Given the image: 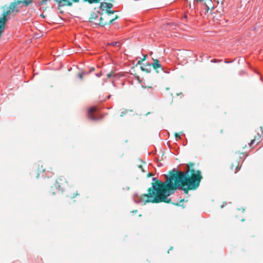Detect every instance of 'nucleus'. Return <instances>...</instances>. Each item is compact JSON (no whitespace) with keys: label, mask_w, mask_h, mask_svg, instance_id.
<instances>
[{"label":"nucleus","mask_w":263,"mask_h":263,"mask_svg":"<svg viewBox=\"0 0 263 263\" xmlns=\"http://www.w3.org/2000/svg\"><path fill=\"white\" fill-rule=\"evenodd\" d=\"M116 74L114 73V71H110L109 73L107 74V78L109 79L111 77H115Z\"/></svg>","instance_id":"nucleus-13"},{"label":"nucleus","mask_w":263,"mask_h":263,"mask_svg":"<svg viewBox=\"0 0 263 263\" xmlns=\"http://www.w3.org/2000/svg\"><path fill=\"white\" fill-rule=\"evenodd\" d=\"M78 77L81 79L82 80L83 78V72H79L78 74Z\"/></svg>","instance_id":"nucleus-19"},{"label":"nucleus","mask_w":263,"mask_h":263,"mask_svg":"<svg viewBox=\"0 0 263 263\" xmlns=\"http://www.w3.org/2000/svg\"><path fill=\"white\" fill-rule=\"evenodd\" d=\"M260 138L261 136L258 134L257 135L254 137V139L251 140V143L249 144L250 146H251L255 142L258 144L260 142Z\"/></svg>","instance_id":"nucleus-9"},{"label":"nucleus","mask_w":263,"mask_h":263,"mask_svg":"<svg viewBox=\"0 0 263 263\" xmlns=\"http://www.w3.org/2000/svg\"><path fill=\"white\" fill-rule=\"evenodd\" d=\"M54 188L57 190H61L63 193L64 192L65 196L68 198H73L79 195L78 191L76 190L74 187L68 186V181L66 178L63 176L58 177L53 186L51 187L50 193L52 195H55L56 194Z\"/></svg>","instance_id":"nucleus-2"},{"label":"nucleus","mask_w":263,"mask_h":263,"mask_svg":"<svg viewBox=\"0 0 263 263\" xmlns=\"http://www.w3.org/2000/svg\"><path fill=\"white\" fill-rule=\"evenodd\" d=\"M194 163L190 162L186 165L185 172L173 170L170 171L169 175H165L166 181L162 182L156 178H153L155 182L152 183V187L147 190V194L141 196L140 200L146 202L169 203L167 197L174 191L180 189L185 194L189 191L195 190L199 186L202 176L200 170H195L193 167Z\"/></svg>","instance_id":"nucleus-1"},{"label":"nucleus","mask_w":263,"mask_h":263,"mask_svg":"<svg viewBox=\"0 0 263 263\" xmlns=\"http://www.w3.org/2000/svg\"><path fill=\"white\" fill-rule=\"evenodd\" d=\"M104 8L109 9L112 7V4L109 3H105L104 6Z\"/></svg>","instance_id":"nucleus-11"},{"label":"nucleus","mask_w":263,"mask_h":263,"mask_svg":"<svg viewBox=\"0 0 263 263\" xmlns=\"http://www.w3.org/2000/svg\"><path fill=\"white\" fill-rule=\"evenodd\" d=\"M95 70V68L93 67H92L90 69V71H94Z\"/></svg>","instance_id":"nucleus-28"},{"label":"nucleus","mask_w":263,"mask_h":263,"mask_svg":"<svg viewBox=\"0 0 263 263\" xmlns=\"http://www.w3.org/2000/svg\"><path fill=\"white\" fill-rule=\"evenodd\" d=\"M114 13V11L112 10H107L105 12V14H108L109 15V18H111V15Z\"/></svg>","instance_id":"nucleus-14"},{"label":"nucleus","mask_w":263,"mask_h":263,"mask_svg":"<svg viewBox=\"0 0 263 263\" xmlns=\"http://www.w3.org/2000/svg\"><path fill=\"white\" fill-rule=\"evenodd\" d=\"M235 155H242V156H240V158L241 159H243V158H245L247 156V155L246 154V153L245 152H240V151H238V152H235Z\"/></svg>","instance_id":"nucleus-10"},{"label":"nucleus","mask_w":263,"mask_h":263,"mask_svg":"<svg viewBox=\"0 0 263 263\" xmlns=\"http://www.w3.org/2000/svg\"><path fill=\"white\" fill-rule=\"evenodd\" d=\"M246 146H247V145H246H246H242V148L243 149H244Z\"/></svg>","instance_id":"nucleus-29"},{"label":"nucleus","mask_w":263,"mask_h":263,"mask_svg":"<svg viewBox=\"0 0 263 263\" xmlns=\"http://www.w3.org/2000/svg\"><path fill=\"white\" fill-rule=\"evenodd\" d=\"M102 75V72L100 71V73L96 74L97 77H100Z\"/></svg>","instance_id":"nucleus-24"},{"label":"nucleus","mask_w":263,"mask_h":263,"mask_svg":"<svg viewBox=\"0 0 263 263\" xmlns=\"http://www.w3.org/2000/svg\"><path fill=\"white\" fill-rule=\"evenodd\" d=\"M46 171V168L43 165L41 164V165H40L39 164L38 165V167H37V177H39V176L41 174H43L44 173H45Z\"/></svg>","instance_id":"nucleus-8"},{"label":"nucleus","mask_w":263,"mask_h":263,"mask_svg":"<svg viewBox=\"0 0 263 263\" xmlns=\"http://www.w3.org/2000/svg\"><path fill=\"white\" fill-rule=\"evenodd\" d=\"M244 220H245V219H241V221H244Z\"/></svg>","instance_id":"nucleus-31"},{"label":"nucleus","mask_w":263,"mask_h":263,"mask_svg":"<svg viewBox=\"0 0 263 263\" xmlns=\"http://www.w3.org/2000/svg\"><path fill=\"white\" fill-rule=\"evenodd\" d=\"M153 60L154 61V63L152 64L151 66H152L154 69L156 70L157 72H159V70H157L158 68H160L161 70H162L161 65L159 63V60L157 59H153Z\"/></svg>","instance_id":"nucleus-4"},{"label":"nucleus","mask_w":263,"mask_h":263,"mask_svg":"<svg viewBox=\"0 0 263 263\" xmlns=\"http://www.w3.org/2000/svg\"><path fill=\"white\" fill-rule=\"evenodd\" d=\"M97 110V108L95 107H92L91 108H90L89 110H88V114H92L93 112H94L95 111H96V110Z\"/></svg>","instance_id":"nucleus-15"},{"label":"nucleus","mask_w":263,"mask_h":263,"mask_svg":"<svg viewBox=\"0 0 263 263\" xmlns=\"http://www.w3.org/2000/svg\"><path fill=\"white\" fill-rule=\"evenodd\" d=\"M50 0H42L40 2V5H42L44 4H46V2L47 1H50Z\"/></svg>","instance_id":"nucleus-18"},{"label":"nucleus","mask_w":263,"mask_h":263,"mask_svg":"<svg viewBox=\"0 0 263 263\" xmlns=\"http://www.w3.org/2000/svg\"><path fill=\"white\" fill-rule=\"evenodd\" d=\"M63 12V11H60V13H62Z\"/></svg>","instance_id":"nucleus-32"},{"label":"nucleus","mask_w":263,"mask_h":263,"mask_svg":"<svg viewBox=\"0 0 263 263\" xmlns=\"http://www.w3.org/2000/svg\"><path fill=\"white\" fill-rule=\"evenodd\" d=\"M110 45H111L114 46H118V47H120V43L118 42H112L110 44Z\"/></svg>","instance_id":"nucleus-17"},{"label":"nucleus","mask_w":263,"mask_h":263,"mask_svg":"<svg viewBox=\"0 0 263 263\" xmlns=\"http://www.w3.org/2000/svg\"><path fill=\"white\" fill-rule=\"evenodd\" d=\"M143 61L142 60H139L137 63V65H141Z\"/></svg>","instance_id":"nucleus-22"},{"label":"nucleus","mask_w":263,"mask_h":263,"mask_svg":"<svg viewBox=\"0 0 263 263\" xmlns=\"http://www.w3.org/2000/svg\"><path fill=\"white\" fill-rule=\"evenodd\" d=\"M151 65L149 64H146L142 66H141V69L143 71H145L146 73H149L151 71Z\"/></svg>","instance_id":"nucleus-6"},{"label":"nucleus","mask_w":263,"mask_h":263,"mask_svg":"<svg viewBox=\"0 0 263 263\" xmlns=\"http://www.w3.org/2000/svg\"><path fill=\"white\" fill-rule=\"evenodd\" d=\"M240 166L239 165V162L237 160L234 161L232 163L231 169L232 171H234L236 173L239 170Z\"/></svg>","instance_id":"nucleus-5"},{"label":"nucleus","mask_w":263,"mask_h":263,"mask_svg":"<svg viewBox=\"0 0 263 263\" xmlns=\"http://www.w3.org/2000/svg\"><path fill=\"white\" fill-rule=\"evenodd\" d=\"M88 118L91 120H96V117L92 114H88Z\"/></svg>","instance_id":"nucleus-12"},{"label":"nucleus","mask_w":263,"mask_h":263,"mask_svg":"<svg viewBox=\"0 0 263 263\" xmlns=\"http://www.w3.org/2000/svg\"><path fill=\"white\" fill-rule=\"evenodd\" d=\"M174 136H175V138H177H177H180V136L179 134H178L177 133H175L174 134Z\"/></svg>","instance_id":"nucleus-20"},{"label":"nucleus","mask_w":263,"mask_h":263,"mask_svg":"<svg viewBox=\"0 0 263 263\" xmlns=\"http://www.w3.org/2000/svg\"><path fill=\"white\" fill-rule=\"evenodd\" d=\"M146 58H147V54L144 55L143 58L141 59L142 61H144L145 60H146Z\"/></svg>","instance_id":"nucleus-21"},{"label":"nucleus","mask_w":263,"mask_h":263,"mask_svg":"<svg viewBox=\"0 0 263 263\" xmlns=\"http://www.w3.org/2000/svg\"><path fill=\"white\" fill-rule=\"evenodd\" d=\"M118 17V15H116L113 18H109L108 14H102L100 18L99 25L101 27L104 26L106 25H109Z\"/></svg>","instance_id":"nucleus-3"},{"label":"nucleus","mask_w":263,"mask_h":263,"mask_svg":"<svg viewBox=\"0 0 263 263\" xmlns=\"http://www.w3.org/2000/svg\"><path fill=\"white\" fill-rule=\"evenodd\" d=\"M153 174H152V173H148V174H147V177H151V176H153Z\"/></svg>","instance_id":"nucleus-25"},{"label":"nucleus","mask_w":263,"mask_h":263,"mask_svg":"<svg viewBox=\"0 0 263 263\" xmlns=\"http://www.w3.org/2000/svg\"><path fill=\"white\" fill-rule=\"evenodd\" d=\"M139 161L141 162V164L137 165L138 167L141 169L142 172H145V168L147 167L146 163L142 161L141 159H139Z\"/></svg>","instance_id":"nucleus-7"},{"label":"nucleus","mask_w":263,"mask_h":263,"mask_svg":"<svg viewBox=\"0 0 263 263\" xmlns=\"http://www.w3.org/2000/svg\"><path fill=\"white\" fill-rule=\"evenodd\" d=\"M184 201V199H182L180 201V203H176L175 204L176 205H179L181 203H182Z\"/></svg>","instance_id":"nucleus-23"},{"label":"nucleus","mask_w":263,"mask_h":263,"mask_svg":"<svg viewBox=\"0 0 263 263\" xmlns=\"http://www.w3.org/2000/svg\"><path fill=\"white\" fill-rule=\"evenodd\" d=\"M205 6H206V13H208L209 11H210V12H211V11L214 8V7L213 6L211 7V8H210V7L207 4H205Z\"/></svg>","instance_id":"nucleus-16"},{"label":"nucleus","mask_w":263,"mask_h":263,"mask_svg":"<svg viewBox=\"0 0 263 263\" xmlns=\"http://www.w3.org/2000/svg\"><path fill=\"white\" fill-rule=\"evenodd\" d=\"M173 249V247H171L169 250L168 251V253H169V251L170 250H172Z\"/></svg>","instance_id":"nucleus-27"},{"label":"nucleus","mask_w":263,"mask_h":263,"mask_svg":"<svg viewBox=\"0 0 263 263\" xmlns=\"http://www.w3.org/2000/svg\"><path fill=\"white\" fill-rule=\"evenodd\" d=\"M186 17H187V16H186V15H185L184 16V18H186Z\"/></svg>","instance_id":"nucleus-30"},{"label":"nucleus","mask_w":263,"mask_h":263,"mask_svg":"<svg viewBox=\"0 0 263 263\" xmlns=\"http://www.w3.org/2000/svg\"><path fill=\"white\" fill-rule=\"evenodd\" d=\"M213 19L214 21H215L216 20H218V18H216L215 16H213Z\"/></svg>","instance_id":"nucleus-26"}]
</instances>
